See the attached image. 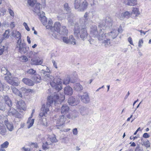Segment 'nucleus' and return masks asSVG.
I'll list each match as a JSON object with an SVG mask.
<instances>
[{"label": "nucleus", "instance_id": "obj_1", "mask_svg": "<svg viewBox=\"0 0 151 151\" xmlns=\"http://www.w3.org/2000/svg\"><path fill=\"white\" fill-rule=\"evenodd\" d=\"M106 24H99V31L97 30V27L95 25L92 26L90 32V35L94 37H96L99 41H102L103 40L106 39V37L108 38L106 33H104V30L105 29V25L109 27L112 25V20L109 17L106 18L105 21Z\"/></svg>", "mask_w": 151, "mask_h": 151}, {"label": "nucleus", "instance_id": "obj_2", "mask_svg": "<svg viewBox=\"0 0 151 151\" xmlns=\"http://www.w3.org/2000/svg\"><path fill=\"white\" fill-rule=\"evenodd\" d=\"M64 99L65 97L64 96H62V97L60 98L57 94L54 95L53 96H49L47 98V104L42 105L39 116L40 117L46 116L48 112L49 111V107L51 106V104L54 102L55 104L59 103H60L64 100Z\"/></svg>", "mask_w": 151, "mask_h": 151}, {"label": "nucleus", "instance_id": "obj_3", "mask_svg": "<svg viewBox=\"0 0 151 151\" xmlns=\"http://www.w3.org/2000/svg\"><path fill=\"white\" fill-rule=\"evenodd\" d=\"M12 35L16 39H18L17 40L16 48L18 49L19 52L21 53H24L26 52V49L25 47V44L22 42L21 40V36L20 33L16 30L13 31Z\"/></svg>", "mask_w": 151, "mask_h": 151}, {"label": "nucleus", "instance_id": "obj_4", "mask_svg": "<svg viewBox=\"0 0 151 151\" xmlns=\"http://www.w3.org/2000/svg\"><path fill=\"white\" fill-rule=\"evenodd\" d=\"M74 34L78 37H79L83 40H85L88 35L87 30L85 27H82L80 29L79 25L76 24L75 25Z\"/></svg>", "mask_w": 151, "mask_h": 151}, {"label": "nucleus", "instance_id": "obj_5", "mask_svg": "<svg viewBox=\"0 0 151 151\" xmlns=\"http://www.w3.org/2000/svg\"><path fill=\"white\" fill-rule=\"evenodd\" d=\"M27 4L29 6L32 7V10L35 13L38 14H41V12H40V9L41 8V5L39 3L36 2V0H27Z\"/></svg>", "mask_w": 151, "mask_h": 151}, {"label": "nucleus", "instance_id": "obj_6", "mask_svg": "<svg viewBox=\"0 0 151 151\" xmlns=\"http://www.w3.org/2000/svg\"><path fill=\"white\" fill-rule=\"evenodd\" d=\"M62 82L60 79H57L55 78L50 82L51 86L58 91L61 90L62 88Z\"/></svg>", "mask_w": 151, "mask_h": 151}, {"label": "nucleus", "instance_id": "obj_7", "mask_svg": "<svg viewBox=\"0 0 151 151\" xmlns=\"http://www.w3.org/2000/svg\"><path fill=\"white\" fill-rule=\"evenodd\" d=\"M89 12H86L84 14L83 17L80 19V22L81 24V26H82V27H85L89 24L90 22L89 18Z\"/></svg>", "mask_w": 151, "mask_h": 151}, {"label": "nucleus", "instance_id": "obj_8", "mask_svg": "<svg viewBox=\"0 0 151 151\" xmlns=\"http://www.w3.org/2000/svg\"><path fill=\"white\" fill-rule=\"evenodd\" d=\"M66 36H65L61 37L62 40L66 44L76 45V40L73 35L70 36L69 38Z\"/></svg>", "mask_w": 151, "mask_h": 151}, {"label": "nucleus", "instance_id": "obj_9", "mask_svg": "<svg viewBox=\"0 0 151 151\" xmlns=\"http://www.w3.org/2000/svg\"><path fill=\"white\" fill-rule=\"evenodd\" d=\"M15 103L17 109L21 111L22 110H26L25 103L22 100H20L19 101L17 100L16 101Z\"/></svg>", "mask_w": 151, "mask_h": 151}, {"label": "nucleus", "instance_id": "obj_10", "mask_svg": "<svg viewBox=\"0 0 151 151\" xmlns=\"http://www.w3.org/2000/svg\"><path fill=\"white\" fill-rule=\"evenodd\" d=\"M57 125L58 126H60L63 125L66 120V118H65V116L64 115L60 116L58 119H54Z\"/></svg>", "mask_w": 151, "mask_h": 151}, {"label": "nucleus", "instance_id": "obj_11", "mask_svg": "<svg viewBox=\"0 0 151 151\" xmlns=\"http://www.w3.org/2000/svg\"><path fill=\"white\" fill-rule=\"evenodd\" d=\"M107 36L109 38L114 39L118 35V32L117 29H114L109 32L106 34Z\"/></svg>", "mask_w": 151, "mask_h": 151}, {"label": "nucleus", "instance_id": "obj_12", "mask_svg": "<svg viewBox=\"0 0 151 151\" xmlns=\"http://www.w3.org/2000/svg\"><path fill=\"white\" fill-rule=\"evenodd\" d=\"M39 19L43 25H45L47 23V18L45 16V13L42 11L41 14H38Z\"/></svg>", "mask_w": 151, "mask_h": 151}, {"label": "nucleus", "instance_id": "obj_13", "mask_svg": "<svg viewBox=\"0 0 151 151\" xmlns=\"http://www.w3.org/2000/svg\"><path fill=\"white\" fill-rule=\"evenodd\" d=\"M79 12H84L87 8L88 3L86 0H82Z\"/></svg>", "mask_w": 151, "mask_h": 151}, {"label": "nucleus", "instance_id": "obj_14", "mask_svg": "<svg viewBox=\"0 0 151 151\" xmlns=\"http://www.w3.org/2000/svg\"><path fill=\"white\" fill-rule=\"evenodd\" d=\"M81 99L83 103L86 104L90 101V99L88 93H84L81 96Z\"/></svg>", "mask_w": 151, "mask_h": 151}, {"label": "nucleus", "instance_id": "obj_15", "mask_svg": "<svg viewBox=\"0 0 151 151\" xmlns=\"http://www.w3.org/2000/svg\"><path fill=\"white\" fill-rule=\"evenodd\" d=\"M79 111L82 115H85L89 114V109L85 107H82L79 109Z\"/></svg>", "mask_w": 151, "mask_h": 151}, {"label": "nucleus", "instance_id": "obj_16", "mask_svg": "<svg viewBox=\"0 0 151 151\" xmlns=\"http://www.w3.org/2000/svg\"><path fill=\"white\" fill-rule=\"evenodd\" d=\"M62 36H67L68 34V30L65 26H62L58 32Z\"/></svg>", "mask_w": 151, "mask_h": 151}, {"label": "nucleus", "instance_id": "obj_17", "mask_svg": "<svg viewBox=\"0 0 151 151\" xmlns=\"http://www.w3.org/2000/svg\"><path fill=\"white\" fill-rule=\"evenodd\" d=\"M4 123L7 129L10 132L12 131L14 129V127L12 122H9L8 120H5Z\"/></svg>", "mask_w": 151, "mask_h": 151}, {"label": "nucleus", "instance_id": "obj_18", "mask_svg": "<svg viewBox=\"0 0 151 151\" xmlns=\"http://www.w3.org/2000/svg\"><path fill=\"white\" fill-rule=\"evenodd\" d=\"M64 93L67 95H71L73 93L72 88L69 86H67L64 88Z\"/></svg>", "mask_w": 151, "mask_h": 151}, {"label": "nucleus", "instance_id": "obj_19", "mask_svg": "<svg viewBox=\"0 0 151 151\" xmlns=\"http://www.w3.org/2000/svg\"><path fill=\"white\" fill-rule=\"evenodd\" d=\"M69 110V106L64 104L62 106L61 109V112L62 114H67Z\"/></svg>", "mask_w": 151, "mask_h": 151}, {"label": "nucleus", "instance_id": "obj_20", "mask_svg": "<svg viewBox=\"0 0 151 151\" xmlns=\"http://www.w3.org/2000/svg\"><path fill=\"white\" fill-rule=\"evenodd\" d=\"M22 81L25 84L29 86H32L34 85V82L30 79L24 78L22 80Z\"/></svg>", "mask_w": 151, "mask_h": 151}, {"label": "nucleus", "instance_id": "obj_21", "mask_svg": "<svg viewBox=\"0 0 151 151\" xmlns=\"http://www.w3.org/2000/svg\"><path fill=\"white\" fill-rule=\"evenodd\" d=\"M73 88L76 91L79 92L81 91L83 89V87L79 83L74 84Z\"/></svg>", "mask_w": 151, "mask_h": 151}, {"label": "nucleus", "instance_id": "obj_22", "mask_svg": "<svg viewBox=\"0 0 151 151\" xmlns=\"http://www.w3.org/2000/svg\"><path fill=\"white\" fill-rule=\"evenodd\" d=\"M47 141H48V144L49 145H51L52 143L57 142L55 135H54L53 137H48Z\"/></svg>", "mask_w": 151, "mask_h": 151}, {"label": "nucleus", "instance_id": "obj_23", "mask_svg": "<svg viewBox=\"0 0 151 151\" xmlns=\"http://www.w3.org/2000/svg\"><path fill=\"white\" fill-rule=\"evenodd\" d=\"M68 102L70 105L75 106L78 103V101H76L73 97H70L68 99Z\"/></svg>", "mask_w": 151, "mask_h": 151}, {"label": "nucleus", "instance_id": "obj_24", "mask_svg": "<svg viewBox=\"0 0 151 151\" xmlns=\"http://www.w3.org/2000/svg\"><path fill=\"white\" fill-rule=\"evenodd\" d=\"M6 129L4 124L0 122V134L4 135L6 134Z\"/></svg>", "mask_w": 151, "mask_h": 151}, {"label": "nucleus", "instance_id": "obj_25", "mask_svg": "<svg viewBox=\"0 0 151 151\" xmlns=\"http://www.w3.org/2000/svg\"><path fill=\"white\" fill-rule=\"evenodd\" d=\"M32 114H31V116L29 118L27 122V128H29L32 126L34 122V119H32Z\"/></svg>", "mask_w": 151, "mask_h": 151}, {"label": "nucleus", "instance_id": "obj_26", "mask_svg": "<svg viewBox=\"0 0 151 151\" xmlns=\"http://www.w3.org/2000/svg\"><path fill=\"white\" fill-rule=\"evenodd\" d=\"M82 0H75L74 2V7L75 9L79 12L81 3Z\"/></svg>", "mask_w": 151, "mask_h": 151}, {"label": "nucleus", "instance_id": "obj_27", "mask_svg": "<svg viewBox=\"0 0 151 151\" xmlns=\"http://www.w3.org/2000/svg\"><path fill=\"white\" fill-rule=\"evenodd\" d=\"M132 15V13L128 11H126L122 13L120 18L121 19H123L124 18H129Z\"/></svg>", "mask_w": 151, "mask_h": 151}, {"label": "nucleus", "instance_id": "obj_28", "mask_svg": "<svg viewBox=\"0 0 151 151\" xmlns=\"http://www.w3.org/2000/svg\"><path fill=\"white\" fill-rule=\"evenodd\" d=\"M61 27V24L59 22H55L54 25L52 28L55 31L58 33L59 30L60 29V27Z\"/></svg>", "mask_w": 151, "mask_h": 151}, {"label": "nucleus", "instance_id": "obj_29", "mask_svg": "<svg viewBox=\"0 0 151 151\" xmlns=\"http://www.w3.org/2000/svg\"><path fill=\"white\" fill-rule=\"evenodd\" d=\"M11 88L13 93L16 95L20 97H22V96L21 93L20 92L19 90L13 86L11 87Z\"/></svg>", "mask_w": 151, "mask_h": 151}, {"label": "nucleus", "instance_id": "obj_30", "mask_svg": "<svg viewBox=\"0 0 151 151\" xmlns=\"http://www.w3.org/2000/svg\"><path fill=\"white\" fill-rule=\"evenodd\" d=\"M101 42L102 44H104L105 47H106L110 45V38L106 37V39L103 40Z\"/></svg>", "mask_w": 151, "mask_h": 151}, {"label": "nucleus", "instance_id": "obj_31", "mask_svg": "<svg viewBox=\"0 0 151 151\" xmlns=\"http://www.w3.org/2000/svg\"><path fill=\"white\" fill-rule=\"evenodd\" d=\"M54 77L52 76L49 74H47L45 75L44 76V80L47 82L49 81L50 82V81L54 79Z\"/></svg>", "mask_w": 151, "mask_h": 151}, {"label": "nucleus", "instance_id": "obj_32", "mask_svg": "<svg viewBox=\"0 0 151 151\" xmlns=\"http://www.w3.org/2000/svg\"><path fill=\"white\" fill-rule=\"evenodd\" d=\"M4 100L5 103L9 107L12 106V104L11 100L7 96H4Z\"/></svg>", "mask_w": 151, "mask_h": 151}, {"label": "nucleus", "instance_id": "obj_33", "mask_svg": "<svg viewBox=\"0 0 151 151\" xmlns=\"http://www.w3.org/2000/svg\"><path fill=\"white\" fill-rule=\"evenodd\" d=\"M53 24V22L51 19H48V22L47 24L46 25H45V27L47 29H50L52 28V25Z\"/></svg>", "mask_w": 151, "mask_h": 151}, {"label": "nucleus", "instance_id": "obj_34", "mask_svg": "<svg viewBox=\"0 0 151 151\" xmlns=\"http://www.w3.org/2000/svg\"><path fill=\"white\" fill-rule=\"evenodd\" d=\"M5 80L9 84L12 83V81L13 80V78L12 77L11 73L9 75H7V76L5 77Z\"/></svg>", "mask_w": 151, "mask_h": 151}, {"label": "nucleus", "instance_id": "obj_35", "mask_svg": "<svg viewBox=\"0 0 151 151\" xmlns=\"http://www.w3.org/2000/svg\"><path fill=\"white\" fill-rule=\"evenodd\" d=\"M33 80L36 83H39L41 81V77L40 75H37L35 76Z\"/></svg>", "mask_w": 151, "mask_h": 151}, {"label": "nucleus", "instance_id": "obj_36", "mask_svg": "<svg viewBox=\"0 0 151 151\" xmlns=\"http://www.w3.org/2000/svg\"><path fill=\"white\" fill-rule=\"evenodd\" d=\"M17 111L15 109L11 108L10 110L9 111L8 115L10 116L15 115Z\"/></svg>", "mask_w": 151, "mask_h": 151}, {"label": "nucleus", "instance_id": "obj_37", "mask_svg": "<svg viewBox=\"0 0 151 151\" xmlns=\"http://www.w3.org/2000/svg\"><path fill=\"white\" fill-rule=\"evenodd\" d=\"M1 72L4 75H9L10 74V73L5 68H2Z\"/></svg>", "mask_w": 151, "mask_h": 151}, {"label": "nucleus", "instance_id": "obj_38", "mask_svg": "<svg viewBox=\"0 0 151 151\" xmlns=\"http://www.w3.org/2000/svg\"><path fill=\"white\" fill-rule=\"evenodd\" d=\"M70 78L68 76L65 78L63 81V84L65 85L68 84L70 81Z\"/></svg>", "mask_w": 151, "mask_h": 151}, {"label": "nucleus", "instance_id": "obj_39", "mask_svg": "<svg viewBox=\"0 0 151 151\" xmlns=\"http://www.w3.org/2000/svg\"><path fill=\"white\" fill-rule=\"evenodd\" d=\"M50 72V70L47 66H44V69L41 70V72L43 73L44 74H45L46 73H49Z\"/></svg>", "mask_w": 151, "mask_h": 151}, {"label": "nucleus", "instance_id": "obj_40", "mask_svg": "<svg viewBox=\"0 0 151 151\" xmlns=\"http://www.w3.org/2000/svg\"><path fill=\"white\" fill-rule=\"evenodd\" d=\"M128 4L131 6H134L136 4L137 0H128Z\"/></svg>", "mask_w": 151, "mask_h": 151}, {"label": "nucleus", "instance_id": "obj_41", "mask_svg": "<svg viewBox=\"0 0 151 151\" xmlns=\"http://www.w3.org/2000/svg\"><path fill=\"white\" fill-rule=\"evenodd\" d=\"M65 10H66L67 12L64 13H67L68 12H70V8L68 6V3H65V4L64 5Z\"/></svg>", "mask_w": 151, "mask_h": 151}, {"label": "nucleus", "instance_id": "obj_42", "mask_svg": "<svg viewBox=\"0 0 151 151\" xmlns=\"http://www.w3.org/2000/svg\"><path fill=\"white\" fill-rule=\"evenodd\" d=\"M9 30H6L3 34V38L4 39L7 38L9 36Z\"/></svg>", "mask_w": 151, "mask_h": 151}, {"label": "nucleus", "instance_id": "obj_43", "mask_svg": "<svg viewBox=\"0 0 151 151\" xmlns=\"http://www.w3.org/2000/svg\"><path fill=\"white\" fill-rule=\"evenodd\" d=\"M66 116L69 119L75 118L76 117V116L74 114V112L70 113L69 114L67 115Z\"/></svg>", "mask_w": 151, "mask_h": 151}, {"label": "nucleus", "instance_id": "obj_44", "mask_svg": "<svg viewBox=\"0 0 151 151\" xmlns=\"http://www.w3.org/2000/svg\"><path fill=\"white\" fill-rule=\"evenodd\" d=\"M48 142H49L47 140L45 143H43L42 145V148L44 150H46L48 148V146L50 145L49 144H48Z\"/></svg>", "mask_w": 151, "mask_h": 151}, {"label": "nucleus", "instance_id": "obj_45", "mask_svg": "<svg viewBox=\"0 0 151 151\" xmlns=\"http://www.w3.org/2000/svg\"><path fill=\"white\" fill-rule=\"evenodd\" d=\"M9 145V142L6 141L1 145V147L2 148H7Z\"/></svg>", "mask_w": 151, "mask_h": 151}, {"label": "nucleus", "instance_id": "obj_46", "mask_svg": "<svg viewBox=\"0 0 151 151\" xmlns=\"http://www.w3.org/2000/svg\"><path fill=\"white\" fill-rule=\"evenodd\" d=\"M36 72V71L32 69H30L27 71V73L31 75L35 74Z\"/></svg>", "mask_w": 151, "mask_h": 151}, {"label": "nucleus", "instance_id": "obj_47", "mask_svg": "<svg viewBox=\"0 0 151 151\" xmlns=\"http://www.w3.org/2000/svg\"><path fill=\"white\" fill-rule=\"evenodd\" d=\"M132 13L136 15L140 14L138 9L136 8H133L132 10Z\"/></svg>", "mask_w": 151, "mask_h": 151}, {"label": "nucleus", "instance_id": "obj_48", "mask_svg": "<svg viewBox=\"0 0 151 151\" xmlns=\"http://www.w3.org/2000/svg\"><path fill=\"white\" fill-rule=\"evenodd\" d=\"M31 63L32 65H37V60L35 58L32 59L31 60Z\"/></svg>", "mask_w": 151, "mask_h": 151}, {"label": "nucleus", "instance_id": "obj_49", "mask_svg": "<svg viewBox=\"0 0 151 151\" xmlns=\"http://www.w3.org/2000/svg\"><path fill=\"white\" fill-rule=\"evenodd\" d=\"M3 101H4L3 98L2 96H0V109L1 110H4V106L3 107L1 106V103H2Z\"/></svg>", "mask_w": 151, "mask_h": 151}, {"label": "nucleus", "instance_id": "obj_50", "mask_svg": "<svg viewBox=\"0 0 151 151\" xmlns=\"http://www.w3.org/2000/svg\"><path fill=\"white\" fill-rule=\"evenodd\" d=\"M145 146L147 147L148 148L150 147V144L148 140H147L144 143Z\"/></svg>", "mask_w": 151, "mask_h": 151}, {"label": "nucleus", "instance_id": "obj_51", "mask_svg": "<svg viewBox=\"0 0 151 151\" xmlns=\"http://www.w3.org/2000/svg\"><path fill=\"white\" fill-rule=\"evenodd\" d=\"M22 61L23 62H26L28 61V59L25 56L23 55L21 57Z\"/></svg>", "mask_w": 151, "mask_h": 151}, {"label": "nucleus", "instance_id": "obj_52", "mask_svg": "<svg viewBox=\"0 0 151 151\" xmlns=\"http://www.w3.org/2000/svg\"><path fill=\"white\" fill-rule=\"evenodd\" d=\"M4 48L5 47L4 46H1L0 47V55L3 54Z\"/></svg>", "mask_w": 151, "mask_h": 151}, {"label": "nucleus", "instance_id": "obj_53", "mask_svg": "<svg viewBox=\"0 0 151 151\" xmlns=\"http://www.w3.org/2000/svg\"><path fill=\"white\" fill-rule=\"evenodd\" d=\"M8 11L10 15L13 17H14V13L13 11H12L9 8L8 9Z\"/></svg>", "mask_w": 151, "mask_h": 151}, {"label": "nucleus", "instance_id": "obj_54", "mask_svg": "<svg viewBox=\"0 0 151 151\" xmlns=\"http://www.w3.org/2000/svg\"><path fill=\"white\" fill-rule=\"evenodd\" d=\"M23 26L24 27L25 29L28 31H30V29L28 27L27 24L26 22H24L23 24Z\"/></svg>", "mask_w": 151, "mask_h": 151}, {"label": "nucleus", "instance_id": "obj_55", "mask_svg": "<svg viewBox=\"0 0 151 151\" xmlns=\"http://www.w3.org/2000/svg\"><path fill=\"white\" fill-rule=\"evenodd\" d=\"M143 43V40L142 39H140L139 40L138 42V46L139 47H141L142 46V45Z\"/></svg>", "mask_w": 151, "mask_h": 151}, {"label": "nucleus", "instance_id": "obj_56", "mask_svg": "<svg viewBox=\"0 0 151 151\" xmlns=\"http://www.w3.org/2000/svg\"><path fill=\"white\" fill-rule=\"evenodd\" d=\"M143 137L145 138H148L150 137V135L147 133H145L143 134Z\"/></svg>", "mask_w": 151, "mask_h": 151}, {"label": "nucleus", "instance_id": "obj_57", "mask_svg": "<svg viewBox=\"0 0 151 151\" xmlns=\"http://www.w3.org/2000/svg\"><path fill=\"white\" fill-rule=\"evenodd\" d=\"M10 84L12 85L13 86H17L18 85V83L17 82H14L13 80L12 81V83H10Z\"/></svg>", "mask_w": 151, "mask_h": 151}, {"label": "nucleus", "instance_id": "obj_58", "mask_svg": "<svg viewBox=\"0 0 151 151\" xmlns=\"http://www.w3.org/2000/svg\"><path fill=\"white\" fill-rule=\"evenodd\" d=\"M73 134L74 135H76L78 134V131L77 128H75L73 130Z\"/></svg>", "mask_w": 151, "mask_h": 151}, {"label": "nucleus", "instance_id": "obj_59", "mask_svg": "<svg viewBox=\"0 0 151 151\" xmlns=\"http://www.w3.org/2000/svg\"><path fill=\"white\" fill-rule=\"evenodd\" d=\"M42 124H43L44 126H46L47 124V122L46 120V118H44L42 119Z\"/></svg>", "mask_w": 151, "mask_h": 151}, {"label": "nucleus", "instance_id": "obj_60", "mask_svg": "<svg viewBox=\"0 0 151 151\" xmlns=\"http://www.w3.org/2000/svg\"><path fill=\"white\" fill-rule=\"evenodd\" d=\"M4 90V85L0 81V91H2Z\"/></svg>", "mask_w": 151, "mask_h": 151}, {"label": "nucleus", "instance_id": "obj_61", "mask_svg": "<svg viewBox=\"0 0 151 151\" xmlns=\"http://www.w3.org/2000/svg\"><path fill=\"white\" fill-rule=\"evenodd\" d=\"M10 88V87L9 86L7 85H5L4 86V90H8Z\"/></svg>", "mask_w": 151, "mask_h": 151}, {"label": "nucleus", "instance_id": "obj_62", "mask_svg": "<svg viewBox=\"0 0 151 151\" xmlns=\"http://www.w3.org/2000/svg\"><path fill=\"white\" fill-rule=\"evenodd\" d=\"M52 63H53L54 67L56 68H57L58 67L57 65V64L55 61L54 60H52Z\"/></svg>", "mask_w": 151, "mask_h": 151}, {"label": "nucleus", "instance_id": "obj_63", "mask_svg": "<svg viewBox=\"0 0 151 151\" xmlns=\"http://www.w3.org/2000/svg\"><path fill=\"white\" fill-rule=\"evenodd\" d=\"M128 41L129 42L130 44H131L132 45H133V42H132V39L131 37H129L128 38Z\"/></svg>", "mask_w": 151, "mask_h": 151}, {"label": "nucleus", "instance_id": "obj_64", "mask_svg": "<svg viewBox=\"0 0 151 151\" xmlns=\"http://www.w3.org/2000/svg\"><path fill=\"white\" fill-rule=\"evenodd\" d=\"M43 62V60L42 59L40 60H37V65H41L42 63Z\"/></svg>", "mask_w": 151, "mask_h": 151}]
</instances>
